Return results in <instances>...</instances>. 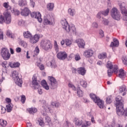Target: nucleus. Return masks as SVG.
<instances>
[{
	"label": "nucleus",
	"mask_w": 127,
	"mask_h": 127,
	"mask_svg": "<svg viewBox=\"0 0 127 127\" xmlns=\"http://www.w3.org/2000/svg\"><path fill=\"white\" fill-rule=\"evenodd\" d=\"M114 105L116 107V113L119 117H127V108L125 110L124 109V100L122 96H118L116 97Z\"/></svg>",
	"instance_id": "1"
},
{
	"label": "nucleus",
	"mask_w": 127,
	"mask_h": 127,
	"mask_svg": "<svg viewBox=\"0 0 127 127\" xmlns=\"http://www.w3.org/2000/svg\"><path fill=\"white\" fill-rule=\"evenodd\" d=\"M11 23V14L8 10H6L2 15H0V23L9 24Z\"/></svg>",
	"instance_id": "2"
},
{
	"label": "nucleus",
	"mask_w": 127,
	"mask_h": 127,
	"mask_svg": "<svg viewBox=\"0 0 127 127\" xmlns=\"http://www.w3.org/2000/svg\"><path fill=\"white\" fill-rule=\"evenodd\" d=\"M61 23L63 26V28L66 31V32H70V33H76V28L74 25H69L68 22L64 20H62Z\"/></svg>",
	"instance_id": "3"
},
{
	"label": "nucleus",
	"mask_w": 127,
	"mask_h": 127,
	"mask_svg": "<svg viewBox=\"0 0 127 127\" xmlns=\"http://www.w3.org/2000/svg\"><path fill=\"white\" fill-rule=\"evenodd\" d=\"M40 46L45 51H50L53 48L52 42L48 40H42L41 41Z\"/></svg>",
	"instance_id": "4"
},
{
	"label": "nucleus",
	"mask_w": 127,
	"mask_h": 127,
	"mask_svg": "<svg viewBox=\"0 0 127 127\" xmlns=\"http://www.w3.org/2000/svg\"><path fill=\"white\" fill-rule=\"evenodd\" d=\"M12 78L13 80H14L15 84L19 86V87H21L22 86V80L19 78L18 72L17 71H13L12 72Z\"/></svg>",
	"instance_id": "5"
},
{
	"label": "nucleus",
	"mask_w": 127,
	"mask_h": 127,
	"mask_svg": "<svg viewBox=\"0 0 127 127\" xmlns=\"http://www.w3.org/2000/svg\"><path fill=\"white\" fill-rule=\"evenodd\" d=\"M118 4L121 8L122 13L124 15L123 19L126 21V26H127V8H126V3L125 2H119Z\"/></svg>",
	"instance_id": "6"
},
{
	"label": "nucleus",
	"mask_w": 127,
	"mask_h": 127,
	"mask_svg": "<svg viewBox=\"0 0 127 127\" xmlns=\"http://www.w3.org/2000/svg\"><path fill=\"white\" fill-rule=\"evenodd\" d=\"M111 16L113 19L116 20H120L121 19V15H120V11L118 8L113 7L110 11Z\"/></svg>",
	"instance_id": "7"
},
{
	"label": "nucleus",
	"mask_w": 127,
	"mask_h": 127,
	"mask_svg": "<svg viewBox=\"0 0 127 127\" xmlns=\"http://www.w3.org/2000/svg\"><path fill=\"white\" fill-rule=\"evenodd\" d=\"M43 22L44 25H52L54 24V18L49 14L46 15L44 17Z\"/></svg>",
	"instance_id": "8"
},
{
	"label": "nucleus",
	"mask_w": 127,
	"mask_h": 127,
	"mask_svg": "<svg viewBox=\"0 0 127 127\" xmlns=\"http://www.w3.org/2000/svg\"><path fill=\"white\" fill-rule=\"evenodd\" d=\"M0 54L4 60H8L9 58H10V54L8 50L5 48L1 50Z\"/></svg>",
	"instance_id": "9"
},
{
	"label": "nucleus",
	"mask_w": 127,
	"mask_h": 127,
	"mask_svg": "<svg viewBox=\"0 0 127 127\" xmlns=\"http://www.w3.org/2000/svg\"><path fill=\"white\" fill-rule=\"evenodd\" d=\"M48 79L50 81L49 86L51 89H54L57 88V81L56 79L52 76H49Z\"/></svg>",
	"instance_id": "10"
},
{
	"label": "nucleus",
	"mask_w": 127,
	"mask_h": 127,
	"mask_svg": "<svg viewBox=\"0 0 127 127\" xmlns=\"http://www.w3.org/2000/svg\"><path fill=\"white\" fill-rule=\"evenodd\" d=\"M94 51L92 49H88L83 52V55L85 58H91L94 55Z\"/></svg>",
	"instance_id": "11"
},
{
	"label": "nucleus",
	"mask_w": 127,
	"mask_h": 127,
	"mask_svg": "<svg viewBox=\"0 0 127 127\" xmlns=\"http://www.w3.org/2000/svg\"><path fill=\"white\" fill-rule=\"evenodd\" d=\"M31 17H34L37 19L39 22H42V18H41V14L40 12H33L31 13Z\"/></svg>",
	"instance_id": "12"
},
{
	"label": "nucleus",
	"mask_w": 127,
	"mask_h": 127,
	"mask_svg": "<svg viewBox=\"0 0 127 127\" xmlns=\"http://www.w3.org/2000/svg\"><path fill=\"white\" fill-rule=\"evenodd\" d=\"M39 39H40V35L35 34L33 37L32 36V37L30 38V42L32 44H35V43H37V42L39 41Z\"/></svg>",
	"instance_id": "13"
},
{
	"label": "nucleus",
	"mask_w": 127,
	"mask_h": 127,
	"mask_svg": "<svg viewBox=\"0 0 127 127\" xmlns=\"http://www.w3.org/2000/svg\"><path fill=\"white\" fill-rule=\"evenodd\" d=\"M118 72H119V67H118V65H115L113 67V71H112L111 69L108 70V75L109 77H111L112 75H113V73L118 74Z\"/></svg>",
	"instance_id": "14"
},
{
	"label": "nucleus",
	"mask_w": 127,
	"mask_h": 127,
	"mask_svg": "<svg viewBox=\"0 0 127 127\" xmlns=\"http://www.w3.org/2000/svg\"><path fill=\"white\" fill-rule=\"evenodd\" d=\"M67 56L68 55L66 53V52H60L57 55V58L60 59V60H65L67 58Z\"/></svg>",
	"instance_id": "15"
},
{
	"label": "nucleus",
	"mask_w": 127,
	"mask_h": 127,
	"mask_svg": "<svg viewBox=\"0 0 127 127\" xmlns=\"http://www.w3.org/2000/svg\"><path fill=\"white\" fill-rule=\"evenodd\" d=\"M75 43H77L79 48H85V45H86V44L85 43L84 40L82 39H78L75 40Z\"/></svg>",
	"instance_id": "16"
},
{
	"label": "nucleus",
	"mask_w": 127,
	"mask_h": 127,
	"mask_svg": "<svg viewBox=\"0 0 127 127\" xmlns=\"http://www.w3.org/2000/svg\"><path fill=\"white\" fill-rule=\"evenodd\" d=\"M109 12H110V9L107 8L106 10L104 11H102L98 12L97 15V18H101L102 17V15H104V16H107V15H108Z\"/></svg>",
	"instance_id": "17"
},
{
	"label": "nucleus",
	"mask_w": 127,
	"mask_h": 127,
	"mask_svg": "<svg viewBox=\"0 0 127 127\" xmlns=\"http://www.w3.org/2000/svg\"><path fill=\"white\" fill-rule=\"evenodd\" d=\"M32 84L34 89H38L39 88V83H38L37 81V77L35 75H34L32 78Z\"/></svg>",
	"instance_id": "18"
},
{
	"label": "nucleus",
	"mask_w": 127,
	"mask_h": 127,
	"mask_svg": "<svg viewBox=\"0 0 127 127\" xmlns=\"http://www.w3.org/2000/svg\"><path fill=\"white\" fill-rule=\"evenodd\" d=\"M117 74L118 75V77L121 79H125V78L127 77V74H126V72H125V70L123 69H120L119 72H117Z\"/></svg>",
	"instance_id": "19"
},
{
	"label": "nucleus",
	"mask_w": 127,
	"mask_h": 127,
	"mask_svg": "<svg viewBox=\"0 0 127 127\" xmlns=\"http://www.w3.org/2000/svg\"><path fill=\"white\" fill-rule=\"evenodd\" d=\"M30 13V10L27 7H25L23 9L21 10V14L23 16H27Z\"/></svg>",
	"instance_id": "20"
},
{
	"label": "nucleus",
	"mask_w": 127,
	"mask_h": 127,
	"mask_svg": "<svg viewBox=\"0 0 127 127\" xmlns=\"http://www.w3.org/2000/svg\"><path fill=\"white\" fill-rule=\"evenodd\" d=\"M47 65L48 66V67H51L52 69H55L57 68V64H56V63L54 60L48 62Z\"/></svg>",
	"instance_id": "21"
},
{
	"label": "nucleus",
	"mask_w": 127,
	"mask_h": 127,
	"mask_svg": "<svg viewBox=\"0 0 127 127\" xmlns=\"http://www.w3.org/2000/svg\"><path fill=\"white\" fill-rule=\"evenodd\" d=\"M96 103H97V105L100 109H106V107L105 106V104L104 103V101L100 99L99 98Z\"/></svg>",
	"instance_id": "22"
},
{
	"label": "nucleus",
	"mask_w": 127,
	"mask_h": 127,
	"mask_svg": "<svg viewBox=\"0 0 127 127\" xmlns=\"http://www.w3.org/2000/svg\"><path fill=\"white\" fill-rule=\"evenodd\" d=\"M43 108L44 109V113H42L44 116H45L47 114L46 113H48V112H50V108H49V106H48V104H44L43 106Z\"/></svg>",
	"instance_id": "23"
},
{
	"label": "nucleus",
	"mask_w": 127,
	"mask_h": 127,
	"mask_svg": "<svg viewBox=\"0 0 127 127\" xmlns=\"http://www.w3.org/2000/svg\"><path fill=\"white\" fill-rule=\"evenodd\" d=\"M119 42L118 39H114L113 42H112L110 46V47H118L119 45Z\"/></svg>",
	"instance_id": "24"
},
{
	"label": "nucleus",
	"mask_w": 127,
	"mask_h": 127,
	"mask_svg": "<svg viewBox=\"0 0 127 127\" xmlns=\"http://www.w3.org/2000/svg\"><path fill=\"white\" fill-rule=\"evenodd\" d=\"M8 65L10 66V67H11V68H18V67L20 66V64H19L18 62H9Z\"/></svg>",
	"instance_id": "25"
},
{
	"label": "nucleus",
	"mask_w": 127,
	"mask_h": 127,
	"mask_svg": "<svg viewBox=\"0 0 127 127\" xmlns=\"http://www.w3.org/2000/svg\"><path fill=\"white\" fill-rule=\"evenodd\" d=\"M74 123L75 125V127H80V126L83 125V121L82 120H80V119L78 118L74 119Z\"/></svg>",
	"instance_id": "26"
},
{
	"label": "nucleus",
	"mask_w": 127,
	"mask_h": 127,
	"mask_svg": "<svg viewBox=\"0 0 127 127\" xmlns=\"http://www.w3.org/2000/svg\"><path fill=\"white\" fill-rule=\"evenodd\" d=\"M90 97L92 100L94 102V103H97L98 100L100 99L98 97H97V95L94 93H90Z\"/></svg>",
	"instance_id": "27"
},
{
	"label": "nucleus",
	"mask_w": 127,
	"mask_h": 127,
	"mask_svg": "<svg viewBox=\"0 0 127 127\" xmlns=\"http://www.w3.org/2000/svg\"><path fill=\"white\" fill-rule=\"evenodd\" d=\"M23 36L24 38H27V39L31 38L32 37V34L29 31H25L23 32Z\"/></svg>",
	"instance_id": "28"
},
{
	"label": "nucleus",
	"mask_w": 127,
	"mask_h": 127,
	"mask_svg": "<svg viewBox=\"0 0 127 127\" xmlns=\"http://www.w3.org/2000/svg\"><path fill=\"white\" fill-rule=\"evenodd\" d=\"M6 35L8 37H9V38H11L12 39H14V38H15L14 34L12 32H11V31L9 30L6 31Z\"/></svg>",
	"instance_id": "29"
},
{
	"label": "nucleus",
	"mask_w": 127,
	"mask_h": 127,
	"mask_svg": "<svg viewBox=\"0 0 127 127\" xmlns=\"http://www.w3.org/2000/svg\"><path fill=\"white\" fill-rule=\"evenodd\" d=\"M77 71L79 74L82 75V76L86 74V69H85L84 67L78 68Z\"/></svg>",
	"instance_id": "30"
},
{
	"label": "nucleus",
	"mask_w": 127,
	"mask_h": 127,
	"mask_svg": "<svg viewBox=\"0 0 127 127\" xmlns=\"http://www.w3.org/2000/svg\"><path fill=\"white\" fill-rule=\"evenodd\" d=\"M47 8L48 10H49L50 11H52V10L54 9V3H48L47 4Z\"/></svg>",
	"instance_id": "31"
},
{
	"label": "nucleus",
	"mask_w": 127,
	"mask_h": 127,
	"mask_svg": "<svg viewBox=\"0 0 127 127\" xmlns=\"http://www.w3.org/2000/svg\"><path fill=\"white\" fill-rule=\"evenodd\" d=\"M42 87L45 90H49V86L47 84V82L45 80H43L41 83Z\"/></svg>",
	"instance_id": "32"
},
{
	"label": "nucleus",
	"mask_w": 127,
	"mask_h": 127,
	"mask_svg": "<svg viewBox=\"0 0 127 127\" xmlns=\"http://www.w3.org/2000/svg\"><path fill=\"white\" fill-rule=\"evenodd\" d=\"M37 121L40 127H43L45 126V123H44V122L43 121V118H39Z\"/></svg>",
	"instance_id": "33"
},
{
	"label": "nucleus",
	"mask_w": 127,
	"mask_h": 127,
	"mask_svg": "<svg viewBox=\"0 0 127 127\" xmlns=\"http://www.w3.org/2000/svg\"><path fill=\"white\" fill-rule=\"evenodd\" d=\"M68 13L70 16H74L75 15V14L76 13V11H75V9H72L71 8H69L68 9Z\"/></svg>",
	"instance_id": "34"
},
{
	"label": "nucleus",
	"mask_w": 127,
	"mask_h": 127,
	"mask_svg": "<svg viewBox=\"0 0 127 127\" xmlns=\"http://www.w3.org/2000/svg\"><path fill=\"white\" fill-rule=\"evenodd\" d=\"M27 111H28V113H29V114H32V115H33V114H35V113L37 112V109L35 108H28L27 109Z\"/></svg>",
	"instance_id": "35"
},
{
	"label": "nucleus",
	"mask_w": 127,
	"mask_h": 127,
	"mask_svg": "<svg viewBox=\"0 0 127 127\" xmlns=\"http://www.w3.org/2000/svg\"><path fill=\"white\" fill-rule=\"evenodd\" d=\"M119 91L120 92V93H123V92H124V93L123 94V96H125L126 95V92H127V88H126V86L125 85H123L121 87H120Z\"/></svg>",
	"instance_id": "36"
},
{
	"label": "nucleus",
	"mask_w": 127,
	"mask_h": 127,
	"mask_svg": "<svg viewBox=\"0 0 127 127\" xmlns=\"http://www.w3.org/2000/svg\"><path fill=\"white\" fill-rule=\"evenodd\" d=\"M18 4L20 6H25L27 5V2L26 0H20L18 1Z\"/></svg>",
	"instance_id": "37"
},
{
	"label": "nucleus",
	"mask_w": 127,
	"mask_h": 127,
	"mask_svg": "<svg viewBox=\"0 0 127 127\" xmlns=\"http://www.w3.org/2000/svg\"><path fill=\"white\" fill-rule=\"evenodd\" d=\"M54 47L55 51L57 52H59V46L58 44H57V41H54Z\"/></svg>",
	"instance_id": "38"
},
{
	"label": "nucleus",
	"mask_w": 127,
	"mask_h": 127,
	"mask_svg": "<svg viewBox=\"0 0 127 127\" xmlns=\"http://www.w3.org/2000/svg\"><path fill=\"white\" fill-rule=\"evenodd\" d=\"M77 94L78 97H83V91L81 90L80 87L77 88Z\"/></svg>",
	"instance_id": "39"
},
{
	"label": "nucleus",
	"mask_w": 127,
	"mask_h": 127,
	"mask_svg": "<svg viewBox=\"0 0 127 127\" xmlns=\"http://www.w3.org/2000/svg\"><path fill=\"white\" fill-rule=\"evenodd\" d=\"M99 59H105V58H107V53H102L98 55Z\"/></svg>",
	"instance_id": "40"
},
{
	"label": "nucleus",
	"mask_w": 127,
	"mask_h": 127,
	"mask_svg": "<svg viewBox=\"0 0 127 127\" xmlns=\"http://www.w3.org/2000/svg\"><path fill=\"white\" fill-rule=\"evenodd\" d=\"M0 125L1 127H6V125H7V122L6 121L4 120L3 119H0Z\"/></svg>",
	"instance_id": "41"
},
{
	"label": "nucleus",
	"mask_w": 127,
	"mask_h": 127,
	"mask_svg": "<svg viewBox=\"0 0 127 127\" xmlns=\"http://www.w3.org/2000/svg\"><path fill=\"white\" fill-rule=\"evenodd\" d=\"M80 84L81 86H82V87H83V88H86V87H87L88 85L87 84V82H86V81L83 79L80 80Z\"/></svg>",
	"instance_id": "42"
},
{
	"label": "nucleus",
	"mask_w": 127,
	"mask_h": 127,
	"mask_svg": "<svg viewBox=\"0 0 127 127\" xmlns=\"http://www.w3.org/2000/svg\"><path fill=\"white\" fill-rule=\"evenodd\" d=\"M65 43L66 46L70 47L72 45V40L66 39L65 40Z\"/></svg>",
	"instance_id": "43"
},
{
	"label": "nucleus",
	"mask_w": 127,
	"mask_h": 127,
	"mask_svg": "<svg viewBox=\"0 0 127 127\" xmlns=\"http://www.w3.org/2000/svg\"><path fill=\"white\" fill-rule=\"evenodd\" d=\"M39 52H40V50H39V48H38V46H37L35 48V49L34 51V57L35 56H37V55H38V54H39Z\"/></svg>",
	"instance_id": "44"
},
{
	"label": "nucleus",
	"mask_w": 127,
	"mask_h": 127,
	"mask_svg": "<svg viewBox=\"0 0 127 127\" xmlns=\"http://www.w3.org/2000/svg\"><path fill=\"white\" fill-rule=\"evenodd\" d=\"M36 65L37 66H38V67H39V69H40L42 71L44 70V68H45L44 65L42 64L41 63H37Z\"/></svg>",
	"instance_id": "45"
},
{
	"label": "nucleus",
	"mask_w": 127,
	"mask_h": 127,
	"mask_svg": "<svg viewBox=\"0 0 127 127\" xmlns=\"http://www.w3.org/2000/svg\"><path fill=\"white\" fill-rule=\"evenodd\" d=\"M20 45L22 46L24 48L27 47V43L24 41H21L19 43Z\"/></svg>",
	"instance_id": "46"
},
{
	"label": "nucleus",
	"mask_w": 127,
	"mask_h": 127,
	"mask_svg": "<svg viewBox=\"0 0 127 127\" xmlns=\"http://www.w3.org/2000/svg\"><path fill=\"white\" fill-rule=\"evenodd\" d=\"M106 67H107V68H108L109 69H112L113 68V64H112V62L108 61L107 62Z\"/></svg>",
	"instance_id": "47"
},
{
	"label": "nucleus",
	"mask_w": 127,
	"mask_h": 127,
	"mask_svg": "<svg viewBox=\"0 0 127 127\" xmlns=\"http://www.w3.org/2000/svg\"><path fill=\"white\" fill-rule=\"evenodd\" d=\"M6 111H7L8 113L11 112L12 110V107H11V106H10V104L6 105Z\"/></svg>",
	"instance_id": "48"
},
{
	"label": "nucleus",
	"mask_w": 127,
	"mask_h": 127,
	"mask_svg": "<svg viewBox=\"0 0 127 127\" xmlns=\"http://www.w3.org/2000/svg\"><path fill=\"white\" fill-rule=\"evenodd\" d=\"M45 122L47 124H51V118L49 116H46L45 117Z\"/></svg>",
	"instance_id": "49"
},
{
	"label": "nucleus",
	"mask_w": 127,
	"mask_h": 127,
	"mask_svg": "<svg viewBox=\"0 0 127 127\" xmlns=\"http://www.w3.org/2000/svg\"><path fill=\"white\" fill-rule=\"evenodd\" d=\"M68 86L69 88H72V89L73 90V91H76V87H75V86H74V85L71 83H68Z\"/></svg>",
	"instance_id": "50"
},
{
	"label": "nucleus",
	"mask_w": 127,
	"mask_h": 127,
	"mask_svg": "<svg viewBox=\"0 0 127 127\" xmlns=\"http://www.w3.org/2000/svg\"><path fill=\"white\" fill-rule=\"evenodd\" d=\"M3 6H4V7H5V8H8V7H9V9H11V7H10V6H9V5H8V2H4L3 4Z\"/></svg>",
	"instance_id": "51"
},
{
	"label": "nucleus",
	"mask_w": 127,
	"mask_h": 127,
	"mask_svg": "<svg viewBox=\"0 0 127 127\" xmlns=\"http://www.w3.org/2000/svg\"><path fill=\"white\" fill-rule=\"evenodd\" d=\"M52 105L54 106L56 108H59V106H60V104H59V103L57 102H53L52 103Z\"/></svg>",
	"instance_id": "52"
},
{
	"label": "nucleus",
	"mask_w": 127,
	"mask_h": 127,
	"mask_svg": "<svg viewBox=\"0 0 127 127\" xmlns=\"http://www.w3.org/2000/svg\"><path fill=\"white\" fill-rule=\"evenodd\" d=\"M107 104H111L112 103V96H108L106 98Z\"/></svg>",
	"instance_id": "53"
},
{
	"label": "nucleus",
	"mask_w": 127,
	"mask_h": 127,
	"mask_svg": "<svg viewBox=\"0 0 127 127\" xmlns=\"http://www.w3.org/2000/svg\"><path fill=\"white\" fill-rule=\"evenodd\" d=\"M25 101H26V98L25 97V95H22L21 96V102L23 104H24L25 103Z\"/></svg>",
	"instance_id": "54"
},
{
	"label": "nucleus",
	"mask_w": 127,
	"mask_h": 127,
	"mask_svg": "<svg viewBox=\"0 0 127 127\" xmlns=\"http://www.w3.org/2000/svg\"><path fill=\"white\" fill-rule=\"evenodd\" d=\"M0 113L1 114H5V112H6V109H5V108L1 106L0 107Z\"/></svg>",
	"instance_id": "55"
},
{
	"label": "nucleus",
	"mask_w": 127,
	"mask_h": 127,
	"mask_svg": "<svg viewBox=\"0 0 127 127\" xmlns=\"http://www.w3.org/2000/svg\"><path fill=\"white\" fill-rule=\"evenodd\" d=\"M102 22L104 25H108L109 24V21L106 19H103Z\"/></svg>",
	"instance_id": "56"
},
{
	"label": "nucleus",
	"mask_w": 127,
	"mask_h": 127,
	"mask_svg": "<svg viewBox=\"0 0 127 127\" xmlns=\"http://www.w3.org/2000/svg\"><path fill=\"white\" fill-rule=\"evenodd\" d=\"M2 67H4V68H6V67H8L7 65V62H3L2 63Z\"/></svg>",
	"instance_id": "57"
},
{
	"label": "nucleus",
	"mask_w": 127,
	"mask_h": 127,
	"mask_svg": "<svg viewBox=\"0 0 127 127\" xmlns=\"http://www.w3.org/2000/svg\"><path fill=\"white\" fill-rule=\"evenodd\" d=\"M123 61L125 65H127V57H125L123 58Z\"/></svg>",
	"instance_id": "58"
},
{
	"label": "nucleus",
	"mask_w": 127,
	"mask_h": 127,
	"mask_svg": "<svg viewBox=\"0 0 127 127\" xmlns=\"http://www.w3.org/2000/svg\"><path fill=\"white\" fill-rule=\"evenodd\" d=\"M80 59H81L80 55H76L75 56V60H76V61H78V60H80Z\"/></svg>",
	"instance_id": "59"
},
{
	"label": "nucleus",
	"mask_w": 127,
	"mask_h": 127,
	"mask_svg": "<svg viewBox=\"0 0 127 127\" xmlns=\"http://www.w3.org/2000/svg\"><path fill=\"white\" fill-rule=\"evenodd\" d=\"M3 39V33L2 31L0 29V40Z\"/></svg>",
	"instance_id": "60"
},
{
	"label": "nucleus",
	"mask_w": 127,
	"mask_h": 127,
	"mask_svg": "<svg viewBox=\"0 0 127 127\" xmlns=\"http://www.w3.org/2000/svg\"><path fill=\"white\" fill-rule=\"evenodd\" d=\"M12 12H14V14L15 15H19L20 12L19 11L16 10L15 11H14V10H13V11H11Z\"/></svg>",
	"instance_id": "61"
},
{
	"label": "nucleus",
	"mask_w": 127,
	"mask_h": 127,
	"mask_svg": "<svg viewBox=\"0 0 127 127\" xmlns=\"http://www.w3.org/2000/svg\"><path fill=\"white\" fill-rule=\"evenodd\" d=\"M30 5L32 7H34V5H35V2H34L33 0H30Z\"/></svg>",
	"instance_id": "62"
},
{
	"label": "nucleus",
	"mask_w": 127,
	"mask_h": 127,
	"mask_svg": "<svg viewBox=\"0 0 127 127\" xmlns=\"http://www.w3.org/2000/svg\"><path fill=\"white\" fill-rule=\"evenodd\" d=\"M99 34L101 37H104V31H103V30H100L99 31Z\"/></svg>",
	"instance_id": "63"
},
{
	"label": "nucleus",
	"mask_w": 127,
	"mask_h": 127,
	"mask_svg": "<svg viewBox=\"0 0 127 127\" xmlns=\"http://www.w3.org/2000/svg\"><path fill=\"white\" fill-rule=\"evenodd\" d=\"M92 26L93 27H95V28H97L98 25V23H96V22H93L92 24Z\"/></svg>",
	"instance_id": "64"
}]
</instances>
